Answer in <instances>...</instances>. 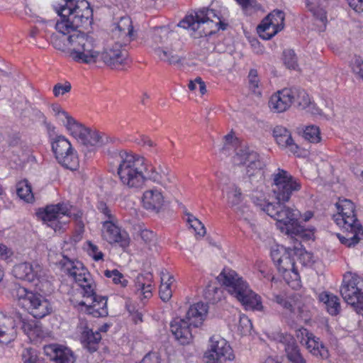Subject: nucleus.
Returning a JSON list of instances; mask_svg holds the SVG:
<instances>
[{
	"instance_id": "5",
	"label": "nucleus",
	"mask_w": 363,
	"mask_h": 363,
	"mask_svg": "<svg viewBox=\"0 0 363 363\" xmlns=\"http://www.w3.org/2000/svg\"><path fill=\"white\" fill-rule=\"evenodd\" d=\"M179 26L191 30L194 38L211 35L219 30H225L228 24L221 20L220 13L214 9L201 8L195 12V15H187L182 19Z\"/></svg>"
},
{
	"instance_id": "4",
	"label": "nucleus",
	"mask_w": 363,
	"mask_h": 363,
	"mask_svg": "<svg viewBox=\"0 0 363 363\" xmlns=\"http://www.w3.org/2000/svg\"><path fill=\"white\" fill-rule=\"evenodd\" d=\"M217 279L246 310L263 311L261 297L250 288L248 284L236 272L230 269H223Z\"/></svg>"
},
{
	"instance_id": "32",
	"label": "nucleus",
	"mask_w": 363,
	"mask_h": 363,
	"mask_svg": "<svg viewBox=\"0 0 363 363\" xmlns=\"http://www.w3.org/2000/svg\"><path fill=\"white\" fill-rule=\"evenodd\" d=\"M319 299L325 304L326 309L330 315H336L340 313V303L337 296L325 292L320 294Z\"/></svg>"
},
{
	"instance_id": "61",
	"label": "nucleus",
	"mask_w": 363,
	"mask_h": 363,
	"mask_svg": "<svg viewBox=\"0 0 363 363\" xmlns=\"http://www.w3.org/2000/svg\"><path fill=\"white\" fill-rule=\"evenodd\" d=\"M224 139H225V143H224L223 147H222L221 150L223 152L226 153L227 152H229L230 150H231L233 147H235V144L237 143V142H235V143H233V137L230 134L226 135L224 137Z\"/></svg>"
},
{
	"instance_id": "51",
	"label": "nucleus",
	"mask_w": 363,
	"mask_h": 363,
	"mask_svg": "<svg viewBox=\"0 0 363 363\" xmlns=\"http://www.w3.org/2000/svg\"><path fill=\"white\" fill-rule=\"evenodd\" d=\"M155 52L158 57L164 61L168 62L169 64H176L180 62L181 60L177 55H172L171 53L168 52L158 47L156 48Z\"/></svg>"
},
{
	"instance_id": "35",
	"label": "nucleus",
	"mask_w": 363,
	"mask_h": 363,
	"mask_svg": "<svg viewBox=\"0 0 363 363\" xmlns=\"http://www.w3.org/2000/svg\"><path fill=\"white\" fill-rule=\"evenodd\" d=\"M63 160H57L58 163L60 164L62 167L67 169H70L72 171L76 170L79 166V160L75 150L72 147H70V150L68 151H65L62 155Z\"/></svg>"
},
{
	"instance_id": "40",
	"label": "nucleus",
	"mask_w": 363,
	"mask_h": 363,
	"mask_svg": "<svg viewBox=\"0 0 363 363\" xmlns=\"http://www.w3.org/2000/svg\"><path fill=\"white\" fill-rule=\"evenodd\" d=\"M143 275H138L135 281V292L140 296H143L144 298H149L152 296V285L146 284Z\"/></svg>"
},
{
	"instance_id": "49",
	"label": "nucleus",
	"mask_w": 363,
	"mask_h": 363,
	"mask_svg": "<svg viewBox=\"0 0 363 363\" xmlns=\"http://www.w3.org/2000/svg\"><path fill=\"white\" fill-rule=\"evenodd\" d=\"M9 322L10 319L0 312V343L1 344H7L10 341L6 333Z\"/></svg>"
},
{
	"instance_id": "44",
	"label": "nucleus",
	"mask_w": 363,
	"mask_h": 363,
	"mask_svg": "<svg viewBox=\"0 0 363 363\" xmlns=\"http://www.w3.org/2000/svg\"><path fill=\"white\" fill-rule=\"evenodd\" d=\"M248 79H249V88L252 91V93L257 96H262V91L259 88L260 83H259V79L258 77V74L257 69H252L249 72L248 74Z\"/></svg>"
},
{
	"instance_id": "48",
	"label": "nucleus",
	"mask_w": 363,
	"mask_h": 363,
	"mask_svg": "<svg viewBox=\"0 0 363 363\" xmlns=\"http://www.w3.org/2000/svg\"><path fill=\"white\" fill-rule=\"evenodd\" d=\"M283 60L287 68L296 69L298 67L297 57L293 50H286L283 52Z\"/></svg>"
},
{
	"instance_id": "21",
	"label": "nucleus",
	"mask_w": 363,
	"mask_h": 363,
	"mask_svg": "<svg viewBox=\"0 0 363 363\" xmlns=\"http://www.w3.org/2000/svg\"><path fill=\"white\" fill-rule=\"evenodd\" d=\"M359 284L360 278L358 277H352L347 281L344 279L340 288V294L347 303L354 305L359 302L357 288Z\"/></svg>"
},
{
	"instance_id": "24",
	"label": "nucleus",
	"mask_w": 363,
	"mask_h": 363,
	"mask_svg": "<svg viewBox=\"0 0 363 363\" xmlns=\"http://www.w3.org/2000/svg\"><path fill=\"white\" fill-rule=\"evenodd\" d=\"M282 344L289 362L291 363H302L306 361L300 352L298 345L292 337H284V342Z\"/></svg>"
},
{
	"instance_id": "20",
	"label": "nucleus",
	"mask_w": 363,
	"mask_h": 363,
	"mask_svg": "<svg viewBox=\"0 0 363 363\" xmlns=\"http://www.w3.org/2000/svg\"><path fill=\"white\" fill-rule=\"evenodd\" d=\"M112 35L116 40H120L123 44H128L133 36V26L130 18L121 17L116 27L112 30Z\"/></svg>"
},
{
	"instance_id": "43",
	"label": "nucleus",
	"mask_w": 363,
	"mask_h": 363,
	"mask_svg": "<svg viewBox=\"0 0 363 363\" xmlns=\"http://www.w3.org/2000/svg\"><path fill=\"white\" fill-rule=\"evenodd\" d=\"M19 319L21 323V329L26 335L28 336L39 335L40 328L35 320H27L23 318L21 315H19Z\"/></svg>"
},
{
	"instance_id": "36",
	"label": "nucleus",
	"mask_w": 363,
	"mask_h": 363,
	"mask_svg": "<svg viewBox=\"0 0 363 363\" xmlns=\"http://www.w3.org/2000/svg\"><path fill=\"white\" fill-rule=\"evenodd\" d=\"M293 250L295 257H297V259L301 264L307 266L311 264L313 262V254L306 251L302 248V245L301 242L298 241L297 238H294V245L293 246Z\"/></svg>"
},
{
	"instance_id": "22",
	"label": "nucleus",
	"mask_w": 363,
	"mask_h": 363,
	"mask_svg": "<svg viewBox=\"0 0 363 363\" xmlns=\"http://www.w3.org/2000/svg\"><path fill=\"white\" fill-rule=\"evenodd\" d=\"M273 135L279 146L288 147L293 153L297 152L298 147L294 143L290 132L286 128L281 125L276 126L273 130Z\"/></svg>"
},
{
	"instance_id": "58",
	"label": "nucleus",
	"mask_w": 363,
	"mask_h": 363,
	"mask_svg": "<svg viewBox=\"0 0 363 363\" xmlns=\"http://www.w3.org/2000/svg\"><path fill=\"white\" fill-rule=\"evenodd\" d=\"M274 301L279 305H281L282 307H284V308L290 311H293V306L291 305V303H290V301H289L287 300V298L282 296V295H276L274 296Z\"/></svg>"
},
{
	"instance_id": "46",
	"label": "nucleus",
	"mask_w": 363,
	"mask_h": 363,
	"mask_svg": "<svg viewBox=\"0 0 363 363\" xmlns=\"http://www.w3.org/2000/svg\"><path fill=\"white\" fill-rule=\"evenodd\" d=\"M303 138L311 143H316L320 141V130L318 126H307L303 131Z\"/></svg>"
},
{
	"instance_id": "60",
	"label": "nucleus",
	"mask_w": 363,
	"mask_h": 363,
	"mask_svg": "<svg viewBox=\"0 0 363 363\" xmlns=\"http://www.w3.org/2000/svg\"><path fill=\"white\" fill-rule=\"evenodd\" d=\"M312 335V333L309 332L304 328H301L296 330V337L299 340L300 342L303 345L306 343V339L311 337Z\"/></svg>"
},
{
	"instance_id": "52",
	"label": "nucleus",
	"mask_w": 363,
	"mask_h": 363,
	"mask_svg": "<svg viewBox=\"0 0 363 363\" xmlns=\"http://www.w3.org/2000/svg\"><path fill=\"white\" fill-rule=\"evenodd\" d=\"M306 7L313 13V16L322 23L327 21L325 11L322 8L315 7L313 4L309 3L306 4Z\"/></svg>"
},
{
	"instance_id": "62",
	"label": "nucleus",
	"mask_w": 363,
	"mask_h": 363,
	"mask_svg": "<svg viewBox=\"0 0 363 363\" xmlns=\"http://www.w3.org/2000/svg\"><path fill=\"white\" fill-rule=\"evenodd\" d=\"M354 11L358 13L363 12V0H346Z\"/></svg>"
},
{
	"instance_id": "34",
	"label": "nucleus",
	"mask_w": 363,
	"mask_h": 363,
	"mask_svg": "<svg viewBox=\"0 0 363 363\" xmlns=\"http://www.w3.org/2000/svg\"><path fill=\"white\" fill-rule=\"evenodd\" d=\"M49 348L54 352L53 359L56 363H74L76 358L70 349L56 346L50 347Z\"/></svg>"
},
{
	"instance_id": "6",
	"label": "nucleus",
	"mask_w": 363,
	"mask_h": 363,
	"mask_svg": "<svg viewBox=\"0 0 363 363\" xmlns=\"http://www.w3.org/2000/svg\"><path fill=\"white\" fill-rule=\"evenodd\" d=\"M117 174L122 184L130 189H140L147 180L145 159L138 155L122 152Z\"/></svg>"
},
{
	"instance_id": "3",
	"label": "nucleus",
	"mask_w": 363,
	"mask_h": 363,
	"mask_svg": "<svg viewBox=\"0 0 363 363\" xmlns=\"http://www.w3.org/2000/svg\"><path fill=\"white\" fill-rule=\"evenodd\" d=\"M336 207L337 213L334 215V221L346 232L345 235L337 234V238L342 244L354 247L363 240V227L357 218L354 204L349 199H340Z\"/></svg>"
},
{
	"instance_id": "15",
	"label": "nucleus",
	"mask_w": 363,
	"mask_h": 363,
	"mask_svg": "<svg viewBox=\"0 0 363 363\" xmlns=\"http://www.w3.org/2000/svg\"><path fill=\"white\" fill-rule=\"evenodd\" d=\"M86 301L79 302V305L85 306V312L94 317H105L108 315L107 298L98 296L94 291L90 296H83Z\"/></svg>"
},
{
	"instance_id": "39",
	"label": "nucleus",
	"mask_w": 363,
	"mask_h": 363,
	"mask_svg": "<svg viewBox=\"0 0 363 363\" xmlns=\"http://www.w3.org/2000/svg\"><path fill=\"white\" fill-rule=\"evenodd\" d=\"M60 264L64 272L73 278L77 277L80 273L81 269L84 268L82 263L79 262L74 263L67 257H64Z\"/></svg>"
},
{
	"instance_id": "30",
	"label": "nucleus",
	"mask_w": 363,
	"mask_h": 363,
	"mask_svg": "<svg viewBox=\"0 0 363 363\" xmlns=\"http://www.w3.org/2000/svg\"><path fill=\"white\" fill-rule=\"evenodd\" d=\"M84 140L82 139L80 143L86 146H102L109 142V138L102 133L88 129V134H86Z\"/></svg>"
},
{
	"instance_id": "27",
	"label": "nucleus",
	"mask_w": 363,
	"mask_h": 363,
	"mask_svg": "<svg viewBox=\"0 0 363 363\" xmlns=\"http://www.w3.org/2000/svg\"><path fill=\"white\" fill-rule=\"evenodd\" d=\"M308 351L315 357H320L322 359L328 357V350L326 347L313 334L311 337L306 339L304 344Z\"/></svg>"
},
{
	"instance_id": "33",
	"label": "nucleus",
	"mask_w": 363,
	"mask_h": 363,
	"mask_svg": "<svg viewBox=\"0 0 363 363\" xmlns=\"http://www.w3.org/2000/svg\"><path fill=\"white\" fill-rule=\"evenodd\" d=\"M52 150L55 154L57 160H62L63 159V152L66 150H70L72 145L70 142L62 135L56 136L52 141Z\"/></svg>"
},
{
	"instance_id": "42",
	"label": "nucleus",
	"mask_w": 363,
	"mask_h": 363,
	"mask_svg": "<svg viewBox=\"0 0 363 363\" xmlns=\"http://www.w3.org/2000/svg\"><path fill=\"white\" fill-rule=\"evenodd\" d=\"M228 203L231 208H237L238 206H240V203L242 200V195L240 189H239L237 186L233 185L230 191L228 192Z\"/></svg>"
},
{
	"instance_id": "26",
	"label": "nucleus",
	"mask_w": 363,
	"mask_h": 363,
	"mask_svg": "<svg viewBox=\"0 0 363 363\" xmlns=\"http://www.w3.org/2000/svg\"><path fill=\"white\" fill-rule=\"evenodd\" d=\"M74 279L81 287L83 296H90L94 294L96 286L90 274L85 268L81 269L80 273Z\"/></svg>"
},
{
	"instance_id": "17",
	"label": "nucleus",
	"mask_w": 363,
	"mask_h": 363,
	"mask_svg": "<svg viewBox=\"0 0 363 363\" xmlns=\"http://www.w3.org/2000/svg\"><path fill=\"white\" fill-rule=\"evenodd\" d=\"M77 330L80 333V342L84 347L90 352L96 351L101 340V334L98 331L93 332L92 329L88 327L86 321L84 320H80Z\"/></svg>"
},
{
	"instance_id": "16",
	"label": "nucleus",
	"mask_w": 363,
	"mask_h": 363,
	"mask_svg": "<svg viewBox=\"0 0 363 363\" xmlns=\"http://www.w3.org/2000/svg\"><path fill=\"white\" fill-rule=\"evenodd\" d=\"M12 273L17 279L32 282L43 276V267L38 262H22L13 267Z\"/></svg>"
},
{
	"instance_id": "7",
	"label": "nucleus",
	"mask_w": 363,
	"mask_h": 363,
	"mask_svg": "<svg viewBox=\"0 0 363 363\" xmlns=\"http://www.w3.org/2000/svg\"><path fill=\"white\" fill-rule=\"evenodd\" d=\"M207 313V304L199 302L189 308L185 318H174L170 323V330L175 339L182 345L189 344L193 338L191 327L201 326Z\"/></svg>"
},
{
	"instance_id": "45",
	"label": "nucleus",
	"mask_w": 363,
	"mask_h": 363,
	"mask_svg": "<svg viewBox=\"0 0 363 363\" xmlns=\"http://www.w3.org/2000/svg\"><path fill=\"white\" fill-rule=\"evenodd\" d=\"M169 33V28L166 26L155 28L153 30V39L155 43L157 45H163L167 42Z\"/></svg>"
},
{
	"instance_id": "54",
	"label": "nucleus",
	"mask_w": 363,
	"mask_h": 363,
	"mask_svg": "<svg viewBox=\"0 0 363 363\" xmlns=\"http://www.w3.org/2000/svg\"><path fill=\"white\" fill-rule=\"evenodd\" d=\"M351 67L354 74L363 79V60L360 57L355 56L354 57Z\"/></svg>"
},
{
	"instance_id": "23",
	"label": "nucleus",
	"mask_w": 363,
	"mask_h": 363,
	"mask_svg": "<svg viewBox=\"0 0 363 363\" xmlns=\"http://www.w3.org/2000/svg\"><path fill=\"white\" fill-rule=\"evenodd\" d=\"M63 116L65 118V121H63V123L70 134L79 143L82 139L84 140L86 134H88V128L77 122L67 112H63Z\"/></svg>"
},
{
	"instance_id": "64",
	"label": "nucleus",
	"mask_w": 363,
	"mask_h": 363,
	"mask_svg": "<svg viewBox=\"0 0 363 363\" xmlns=\"http://www.w3.org/2000/svg\"><path fill=\"white\" fill-rule=\"evenodd\" d=\"M190 226L194 230L196 233L200 236H204L206 234V228L204 225L200 221V225L193 223Z\"/></svg>"
},
{
	"instance_id": "53",
	"label": "nucleus",
	"mask_w": 363,
	"mask_h": 363,
	"mask_svg": "<svg viewBox=\"0 0 363 363\" xmlns=\"http://www.w3.org/2000/svg\"><path fill=\"white\" fill-rule=\"evenodd\" d=\"M72 86L68 82L65 84L57 83L53 87V94L55 97L63 96L71 91Z\"/></svg>"
},
{
	"instance_id": "1",
	"label": "nucleus",
	"mask_w": 363,
	"mask_h": 363,
	"mask_svg": "<svg viewBox=\"0 0 363 363\" xmlns=\"http://www.w3.org/2000/svg\"><path fill=\"white\" fill-rule=\"evenodd\" d=\"M57 10L60 20L55 25L60 35L53 38L52 44L57 50H69V56L79 63L96 62L99 52L92 35L78 30L90 23L93 12L86 0H64Z\"/></svg>"
},
{
	"instance_id": "63",
	"label": "nucleus",
	"mask_w": 363,
	"mask_h": 363,
	"mask_svg": "<svg viewBox=\"0 0 363 363\" xmlns=\"http://www.w3.org/2000/svg\"><path fill=\"white\" fill-rule=\"evenodd\" d=\"M238 3L242 6V9L245 11H248L252 9H255L256 6L255 0H236Z\"/></svg>"
},
{
	"instance_id": "25",
	"label": "nucleus",
	"mask_w": 363,
	"mask_h": 363,
	"mask_svg": "<svg viewBox=\"0 0 363 363\" xmlns=\"http://www.w3.org/2000/svg\"><path fill=\"white\" fill-rule=\"evenodd\" d=\"M143 203L147 209L159 210L163 205L164 197L157 189H150L144 192Z\"/></svg>"
},
{
	"instance_id": "9",
	"label": "nucleus",
	"mask_w": 363,
	"mask_h": 363,
	"mask_svg": "<svg viewBox=\"0 0 363 363\" xmlns=\"http://www.w3.org/2000/svg\"><path fill=\"white\" fill-rule=\"evenodd\" d=\"M205 357L210 363H229L235 357L229 343L220 335L211 337L209 349Z\"/></svg>"
},
{
	"instance_id": "55",
	"label": "nucleus",
	"mask_w": 363,
	"mask_h": 363,
	"mask_svg": "<svg viewBox=\"0 0 363 363\" xmlns=\"http://www.w3.org/2000/svg\"><path fill=\"white\" fill-rule=\"evenodd\" d=\"M22 359L24 363H36L37 354L35 351L32 348L23 350Z\"/></svg>"
},
{
	"instance_id": "59",
	"label": "nucleus",
	"mask_w": 363,
	"mask_h": 363,
	"mask_svg": "<svg viewBox=\"0 0 363 363\" xmlns=\"http://www.w3.org/2000/svg\"><path fill=\"white\" fill-rule=\"evenodd\" d=\"M140 363H160V357L157 352L147 354Z\"/></svg>"
},
{
	"instance_id": "2",
	"label": "nucleus",
	"mask_w": 363,
	"mask_h": 363,
	"mask_svg": "<svg viewBox=\"0 0 363 363\" xmlns=\"http://www.w3.org/2000/svg\"><path fill=\"white\" fill-rule=\"evenodd\" d=\"M271 178L272 193L277 201L268 202L265 199L253 196L255 204L276 220L277 228L282 233L291 235V241L294 240V236L311 238V232L307 231L298 223L300 212L285 205L294 193L300 191L301 183L287 171L279 168L272 174Z\"/></svg>"
},
{
	"instance_id": "47",
	"label": "nucleus",
	"mask_w": 363,
	"mask_h": 363,
	"mask_svg": "<svg viewBox=\"0 0 363 363\" xmlns=\"http://www.w3.org/2000/svg\"><path fill=\"white\" fill-rule=\"evenodd\" d=\"M252 329V323L249 318L244 315H240L238 325V330L242 335H247L250 333Z\"/></svg>"
},
{
	"instance_id": "11",
	"label": "nucleus",
	"mask_w": 363,
	"mask_h": 363,
	"mask_svg": "<svg viewBox=\"0 0 363 363\" xmlns=\"http://www.w3.org/2000/svg\"><path fill=\"white\" fill-rule=\"evenodd\" d=\"M127 45L128 44H123L120 40H116L114 43L108 45L102 52L101 55V60L108 67L112 69L126 64L128 58Z\"/></svg>"
},
{
	"instance_id": "29",
	"label": "nucleus",
	"mask_w": 363,
	"mask_h": 363,
	"mask_svg": "<svg viewBox=\"0 0 363 363\" xmlns=\"http://www.w3.org/2000/svg\"><path fill=\"white\" fill-rule=\"evenodd\" d=\"M174 281V277L165 272H161V285L160 287V297L164 302H167L172 296L171 285Z\"/></svg>"
},
{
	"instance_id": "37",
	"label": "nucleus",
	"mask_w": 363,
	"mask_h": 363,
	"mask_svg": "<svg viewBox=\"0 0 363 363\" xmlns=\"http://www.w3.org/2000/svg\"><path fill=\"white\" fill-rule=\"evenodd\" d=\"M203 296L208 303L215 304L221 300L223 290L216 283H209L204 290Z\"/></svg>"
},
{
	"instance_id": "14",
	"label": "nucleus",
	"mask_w": 363,
	"mask_h": 363,
	"mask_svg": "<svg viewBox=\"0 0 363 363\" xmlns=\"http://www.w3.org/2000/svg\"><path fill=\"white\" fill-rule=\"evenodd\" d=\"M37 214L45 222L55 221L61 218L63 216L73 218L77 221L82 216L81 213H72L70 207L65 203L48 206L44 210H40Z\"/></svg>"
},
{
	"instance_id": "18",
	"label": "nucleus",
	"mask_w": 363,
	"mask_h": 363,
	"mask_svg": "<svg viewBox=\"0 0 363 363\" xmlns=\"http://www.w3.org/2000/svg\"><path fill=\"white\" fill-rule=\"evenodd\" d=\"M102 237L108 243H119L123 247L129 244V239L125 232H121L112 220H105L103 223Z\"/></svg>"
},
{
	"instance_id": "10",
	"label": "nucleus",
	"mask_w": 363,
	"mask_h": 363,
	"mask_svg": "<svg viewBox=\"0 0 363 363\" xmlns=\"http://www.w3.org/2000/svg\"><path fill=\"white\" fill-rule=\"evenodd\" d=\"M233 162L235 165L245 166L246 174L249 177L254 175L256 172H259L263 166L258 153L242 145L235 147Z\"/></svg>"
},
{
	"instance_id": "19",
	"label": "nucleus",
	"mask_w": 363,
	"mask_h": 363,
	"mask_svg": "<svg viewBox=\"0 0 363 363\" xmlns=\"http://www.w3.org/2000/svg\"><path fill=\"white\" fill-rule=\"evenodd\" d=\"M291 90L285 88L274 94L269 101V107L276 113H282L292 105Z\"/></svg>"
},
{
	"instance_id": "38",
	"label": "nucleus",
	"mask_w": 363,
	"mask_h": 363,
	"mask_svg": "<svg viewBox=\"0 0 363 363\" xmlns=\"http://www.w3.org/2000/svg\"><path fill=\"white\" fill-rule=\"evenodd\" d=\"M16 193L21 199L28 203L34 200L31 186L27 180L21 181L17 184Z\"/></svg>"
},
{
	"instance_id": "13",
	"label": "nucleus",
	"mask_w": 363,
	"mask_h": 363,
	"mask_svg": "<svg viewBox=\"0 0 363 363\" xmlns=\"http://www.w3.org/2000/svg\"><path fill=\"white\" fill-rule=\"evenodd\" d=\"M271 257L280 273L285 274L291 272L296 277L298 276L295 266V255L293 247H284L281 246L276 250H272Z\"/></svg>"
},
{
	"instance_id": "31",
	"label": "nucleus",
	"mask_w": 363,
	"mask_h": 363,
	"mask_svg": "<svg viewBox=\"0 0 363 363\" xmlns=\"http://www.w3.org/2000/svg\"><path fill=\"white\" fill-rule=\"evenodd\" d=\"M289 89L291 90L292 104H296L301 109H305L311 106V99L304 89L298 87H292Z\"/></svg>"
},
{
	"instance_id": "41",
	"label": "nucleus",
	"mask_w": 363,
	"mask_h": 363,
	"mask_svg": "<svg viewBox=\"0 0 363 363\" xmlns=\"http://www.w3.org/2000/svg\"><path fill=\"white\" fill-rule=\"evenodd\" d=\"M160 176L161 179L159 184L163 186L164 188H169L175 184L176 177L174 173L166 166H160Z\"/></svg>"
},
{
	"instance_id": "12",
	"label": "nucleus",
	"mask_w": 363,
	"mask_h": 363,
	"mask_svg": "<svg viewBox=\"0 0 363 363\" xmlns=\"http://www.w3.org/2000/svg\"><path fill=\"white\" fill-rule=\"evenodd\" d=\"M284 13L274 10L257 26V33L264 40H269L284 28Z\"/></svg>"
},
{
	"instance_id": "57",
	"label": "nucleus",
	"mask_w": 363,
	"mask_h": 363,
	"mask_svg": "<svg viewBox=\"0 0 363 363\" xmlns=\"http://www.w3.org/2000/svg\"><path fill=\"white\" fill-rule=\"evenodd\" d=\"M97 208L100 213H101L105 218H108V220H112L113 216L111 213V210L104 201H100L98 203Z\"/></svg>"
},
{
	"instance_id": "56",
	"label": "nucleus",
	"mask_w": 363,
	"mask_h": 363,
	"mask_svg": "<svg viewBox=\"0 0 363 363\" xmlns=\"http://www.w3.org/2000/svg\"><path fill=\"white\" fill-rule=\"evenodd\" d=\"M140 237L145 243L151 244L156 240V235L153 231L145 229L141 230Z\"/></svg>"
},
{
	"instance_id": "28",
	"label": "nucleus",
	"mask_w": 363,
	"mask_h": 363,
	"mask_svg": "<svg viewBox=\"0 0 363 363\" xmlns=\"http://www.w3.org/2000/svg\"><path fill=\"white\" fill-rule=\"evenodd\" d=\"M235 213L240 220H243L254 233L257 232V225L254 213L246 205H240L235 208Z\"/></svg>"
},
{
	"instance_id": "8",
	"label": "nucleus",
	"mask_w": 363,
	"mask_h": 363,
	"mask_svg": "<svg viewBox=\"0 0 363 363\" xmlns=\"http://www.w3.org/2000/svg\"><path fill=\"white\" fill-rule=\"evenodd\" d=\"M12 295L17 299L18 305L35 318H44L52 311L50 303L45 298L39 294L28 291L25 287L15 285Z\"/></svg>"
},
{
	"instance_id": "50",
	"label": "nucleus",
	"mask_w": 363,
	"mask_h": 363,
	"mask_svg": "<svg viewBox=\"0 0 363 363\" xmlns=\"http://www.w3.org/2000/svg\"><path fill=\"white\" fill-rule=\"evenodd\" d=\"M104 275L107 278H110L112 279L113 282L116 284H120L123 287H125L128 284V280H126L123 275L119 272L117 269L113 270H106L104 272Z\"/></svg>"
}]
</instances>
